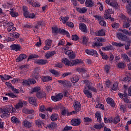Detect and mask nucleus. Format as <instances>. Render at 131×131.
I'll return each mask as SVG.
<instances>
[{"label": "nucleus", "instance_id": "0e129e2a", "mask_svg": "<svg viewBox=\"0 0 131 131\" xmlns=\"http://www.w3.org/2000/svg\"><path fill=\"white\" fill-rule=\"evenodd\" d=\"M58 31L60 34H66L67 31L64 29H61V28L58 29Z\"/></svg>", "mask_w": 131, "mask_h": 131}, {"label": "nucleus", "instance_id": "4d7b16f0", "mask_svg": "<svg viewBox=\"0 0 131 131\" xmlns=\"http://www.w3.org/2000/svg\"><path fill=\"white\" fill-rule=\"evenodd\" d=\"M52 29L53 33H54L55 34H56L59 32V29H58V28L56 27H52Z\"/></svg>", "mask_w": 131, "mask_h": 131}, {"label": "nucleus", "instance_id": "338daca9", "mask_svg": "<svg viewBox=\"0 0 131 131\" xmlns=\"http://www.w3.org/2000/svg\"><path fill=\"white\" fill-rule=\"evenodd\" d=\"M5 80H9L10 78H12V77L11 76H9V75H7L6 74H4V75Z\"/></svg>", "mask_w": 131, "mask_h": 131}, {"label": "nucleus", "instance_id": "a18cd8bd", "mask_svg": "<svg viewBox=\"0 0 131 131\" xmlns=\"http://www.w3.org/2000/svg\"><path fill=\"white\" fill-rule=\"evenodd\" d=\"M23 112L24 113H25V114H31L33 113V111L30 110H28V109H26L25 108L23 110Z\"/></svg>", "mask_w": 131, "mask_h": 131}, {"label": "nucleus", "instance_id": "58836bf2", "mask_svg": "<svg viewBox=\"0 0 131 131\" xmlns=\"http://www.w3.org/2000/svg\"><path fill=\"white\" fill-rule=\"evenodd\" d=\"M120 122V117L119 116H117L114 118V123L115 124H117L119 122Z\"/></svg>", "mask_w": 131, "mask_h": 131}, {"label": "nucleus", "instance_id": "473e14b6", "mask_svg": "<svg viewBox=\"0 0 131 131\" xmlns=\"http://www.w3.org/2000/svg\"><path fill=\"white\" fill-rule=\"evenodd\" d=\"M112 45L113 46L118 47V48H121V47H123V46H124V43H121L117 42H113Z\"/></svg>", "mask_w": 131, "mask_h": 131}, {"label": "nucleus", "instance_id": "4c0bfd02", "mask_svg": "<svg viewBox=\"0 0 131 131\" xmlns=\"http://www.w3.org/2000/svg\"><path fill=\"white\" fill-rule=\"evenodd\" d=\"M102 51H110L112 50V46H107L106 47H104L101 48Z\"/></svg>", "mask_w": 131, "mask_h": 131}, {"label": "nucleus", "instance_id": "69168bd1", "mask_svg": "<svg viewBox=\"0 0 131 131\" xmlns=\"http://www.w3.org/2000/svg\"><path fill=\"white\" fill-rule=\"evenodd\" d=\"M23 11L25 17H26V18H29L30 14L29 12H28V11L25 10V9H23Z\"/></svg>", "mask_w": 131, "mask_h": 131}, {"label": "nucleus", "instance_id": "412c9836", "mask_svg": "<svg viewBox=\"0 0 131 131\" xmlns=\"http://www.w3.org/2000/svg\"><path fill=\"white\" fill-rule=\"evenodd\" d=\"M106 101L107 103V104H109L111 107H115V102H114V100L113 99H106Z\"/></svg>", "mask_w": 131, "mask_h": 131}, {"label": "nucleus", "instance_id": "f704fd0d", "mask_svg": "<svg viewBox=\"0 0 131 131\" xmlns=\"http://www.w3.org/2000/svg\"><path fill=\"white\" fill-rule=\"evenodd\" d=\"M77 11L81 13V14H84V13H86L88 9L85 8H77Z\"/></svg>", "mask_w": 131, "mask_h": 131}, {"label": "nucleus", "instance_id": "de8ad7c7", "mask_svg": "<svg viewBox=\"0 0 131 131\" xmlns=\"http://www.w3.org/2000/svg\"><path fill=\"white\" fill-rule=\"evenodd\" d=\"M1 23L2 24H3L4 27H6V26H8L10 25V22L8 21V20H4L1 22Z\"/></svg>", "mask_w": 131, "mask_h": 131}, {"label": "nucleus", "instance_id": "5701e85b", "mask_svg": "<svg viewBox=\"0 0 131 131\" xmlns=\"http://www.w3.org/2000/svg\"><path fill=\"white\" fill-rule=\"evenodd\" d=\"M99 54H100V55H101V56L103 60H108V59H109V57L108 56V55H107L106 53H103L101 50H99Z\"/></svg>", "mask_w": 131, "mask_h": 131}, {"label": "nucleus", "instance_id": "13d9d810", "mask_svg": "<svg viewBox=\"0 0 131 131\" xmlns=\"http://www.w3.org/2000/svg\"><path fill=\"white\" fill-rule=\"evenodd\" d=\"M88 37L84 36L83 37L82 40V43L83 45H86L88 43Z\"/></svg>", "mask_w": 131, "mask_h": 131}, {"label": "nucleus", "instance_id": "3c124183", "mask_svg": "<svg viewBox=\"0 0 131 131\" xmlns=\"http://www.w3.org/2000/svg\"><path fill=\"white\" fill-rule=\"evenodd\" d=\"M68 110H66V108L63 107V108L62 109L61 112V115H63V116H65L66 114H67Z\"/></svg>", "mask_w": 131, "mask_h": 131}, {"label": "nucleus", "instance_id": "aec40b11", "mask_svg": "<svg viewBox=\"0 0 131 131\" xmlns=\"http://www.w3.org/2000/svg\"><path fill=\"white\" fill-rule=\"evenodd\" d=\"M11 122H12V123H15L16 124H19V123H21V121L18 119L17 117L13 116L11 117Z\"/></svg>", "mask_w": 131, "mask_h": 131}, {"label": "nucleus", "instance_id": "0eeeda50", "mask_svg": "<svg viewBox=\"0 0 131 131\" xmlns=\"http://www.w3.org/2000/svg\"><path fill=\"white\" fill-rule=\"evenodd\" d=\"M73 108L76 112H79L81 110V104L78 101H75L73 104Z\"/></svg>", "mask_w": 131, "mask_h": 131}, {"label": "nucleus", "instance_id": "423d86ee", "mask_svg": "<svg viewBox=\"0 0 131 131\" xmlns=\"http://www.w3.org/2000/svg\"><path fill=\"white\" fill-rule=\"evenodd\" d=\"M85 52L86 53V54H88V55L93 56V57H99V54H98V52H97V51L94 49H86L85 51Z\"/></svg>", "mask_w": 131, "mask_h": 131}, {"label": "nucleus", "instance_id": "7c9ffc66", "mask_svg": "<svg viewBox=\"0 0 131 131\" xmlns=\"http://www.w3.org/2000/svg\"><path fill=\"white\" fill-rule=\"evenodd\" d=\"M42 81L43 82H48V81H50V80H52V77L47 76H44L42 78Z\"/></svg>", "mask_w": 131, "mask_h": 131}, {"label": "nucleus", "instance_id": "39448f33", "mask_svg": "<svg viewBox=\"0 0 131 131\" xmlns=\"http://www.w3.org/2000/svg\"><path fill=\"white\" fill-rule=\"evenodd\" d=\"M81 123V119L80 118H74L71 120V124L73 126H78Z\"/></svg>", "mask_w": 131, "mask_h": 131}, {"label": "nucleus", "instance_id": "f3484780", "mask_svg": "<svg viewBox=\"0 0 131 131\" xmlns=\"http://www.w3.org/2000/svg\"><path fill=\"white\" fill-rule=\"evenodd\" d=\"M27 58V55L26 54H21L16 59V62H21V61H23L24 59H26Z\"/></svg>", "mask_w": 131, "mask_h": 131}, {"label": "nucleus", "instance_id": "680f3d73", "mask_svg": "<svg viewBox=\"0 0 131 131\" xmlns=\"http://www.w3.org/2000/svg\"><path fill=\"white\" fill-rule=\"evenodd\" d=\"M71 129H72V126H69L67 125L64 127L63 131H69L71 130Z\"/></svg>", "mask_w": 131, "mask_h": 131}, {"label": "nucleus", "instance_id": "052dcab7", "mask_svg": "<svg viewBox=\"0 0 131 131\" xmlns=\"http://www.w3.org/2000/svg\"><path fill=\"white\" fill-rule=\"evenodd\" d=\"M57 82L60 83V84H62L63 86H66V80H59L57 81Z\"/></svg>", "mask_w": 131, "mask_h": 131}, {"label": "nucleus", "instance_id": "cd10ccee", "mask_svg": "<svg viewBox=\"0 0 131 131\" xmlns=\"http://www.w3.org/2000/svg\"><path fill=\"white\" fill-rule=\"evenodd\" d=\"M95 34L97 36H103L105 35V31L103 30H100L95 32Z\"/></svg>", "mask_w": 131, "mask_h": 131}, {"label": "nucleus", "instance_id": "a211bd4d", "mask_svg": "<svg viewBox=\"0 0 131 131\" xmlns=\"http://www.w3.org/2000/svg\"><path fill=\"white\" fill-rule=\"evenodd\" d=\"M41 90V88L39 86H36L31 89L30 91L31 94H34V93H39L40 91Z\"/></svg>", "mask_w": 131, "mask_h": 131}, {"label": "nucleus", "instance_id": "4468645a", "mask_svg": "<svg viewBox=\"0 0 131 131\" xmlns=\"http://www.w3.org/2000/svg\"><path fill=\"white\" fill-rule=\"evenodd\" d=\"M28 3L30 5L32 6L33 8H38L40 7V4L38 2H35L33 1L29 0Z\"/></svg>", "mask_w": 131, "mask_h": 131}, {"label": "nucleus", "instance_id": "1a4fd4ad", "mask_svg": "<svg viewBox=\"0 0 131 131\" xmlns=\"http://www.w3.org/2000/svg\"><path fill=\"white\" fill-rule=\"evenodd\" d=\"M111 14H113V11H112V9H108L105 10V13L104 14V17L105 19L111 18Z\"/></svg>", "mask_w": 131, "mask_h": 131}, {"label": "nucleus", "instance_id": "2eb2a0df", "mask_svg": "<svg viewBox=\"0 0 131 131\" xmlns=\"http://www.w3.org/2000/svg\"><path fill=\"white\" fill-rule=\"evenodd\" d=\"M11 50L13 51H16V52H18L21 50V46L19 45L14 44L10 46Z\"/></svg>", "mask_w": 131, "mask_h": 131}, {"label": "nucleus", "instance_id": "5fc2aeb1", "mask_svg": "<svg viewBox=\"0 0 131 131\" xmlns=\"http://www.w3.org/2000/svg\"><path fill=\"white\" fill-rule=\"evenodd\" d=\"M95 107L96 108H100L102 110H105V108L104 107V105L102 104L101 103H98L96 104Z\"/></svg>", "mask_w": 131, "mask_h": 131}, {"label": "nucleus", "instance_id": "9b49d317", "mask_svg": "<svg viewBox=\"0 0 131 131\" xmlns=\"http://www.w3.org/2000/svg\"><path fill=\"white\" fill-rule=\"evenodd\" d=\"M48 60L38 59H37L35 63V64H37L38 65H46V64H48Z\"/></svg>", "mask_w": 131, "mask_h": 131}, {"label": "nucleus", "instance_id": "e2e57ef3", "mask_svg": "<svg viewBox=\"0 0 131 131\" xmlns=\"http://www.w3.org/2000/svg\"><path fill=\"white\" fill-rule=\"evenodd\" d=\"M104 70L106 73H109V71L110 70V66L105 65Z\"/></svg>", "mask_w": 131, "mask_h": 131}, {"label": "nucleus", "instance_id": "864d4df0", "mask_svg": "<svg viewBox=\"0 0 131 131\" xmlns=\"http://www.w3.org/2000/svg\"><path fill=\"white\" fill-rule=\"evenodd\" d=\"M10 15L11 16H12V17H17V16H18V13L15 12V11H13V9L11 10L10 11Z\"/></svg>", "mask_w": 131, "mask_h": 131}, {"label": "nucleus", "instance_id": "09e8293b", "mask_svg": "<svg viewBox=\"0 0 131 131\" xmlns=\"http://www.w3.org/2000/svg\"><path fill=\"white\" fill-rule=\"evenodd\" d=\"M120 18L122 19V20H124V21H127V22H130V20H129V18H126V16L124 15V14H121Z\"/></svg>", "mask_w": 131, "mask_h": 131}, {"label": "nucleus", "instance_id": "c03bdc74", "mask_svg": "<svg viewBox=\"0 0 131 131\" xmlns=\"http://www.w3.org/2000/svg\"><path fill=\"white\" fill-rule=\"evenodd\" d=\"M83 121L84 122H85V123H87V122H92V121H93V119L90 117H85L83 118Z\"/></svg>", "mask_w": 131, "mask_h": 131}, {"label": "nucleus", "instance_id": "393cba45", "mask_svg": "<svg viewBox=\"0 0 131 131\" xmlns=\"http://www.w3.org/2000/svg\"><path fill=\"white\" fill-rule=\"evenodd\" d=\"M56 52L55 51H51L48 52L46 54L45 57L47 58V59H49V58H51V57L54 56V55H55Z\"/></svg>", "mask_w": 131, "mask_h": 131}, {"label": "nucleus", "instance_id": "20e7f679", "mask_svg": "<svg viewBox=\"0 0 131 131\" xmlns=\"http://www.w3.org/2000/svg\"><path fill=\"white\" fill-rule=\"evenodd\" d=\"M118 96L120 99H127L128 98V96H131V86L128 89V94L125 92V91H124V94L119 93Z\"/></svg>", "mask_w": 131, "mask_h": 131}, {"label": "nucleus", "instance_id": "ddd939ff", "mask_svg": "<svg viewBox=\"0 0 131 131\" xmlns=\"http://www.w3.org/2000/svg\"><path fill=\"white\" fill-rule=\"evenodd\" d=\"M79 29H80L82 32L88 33V29H86V25H85V24L82 23L79 24Z\"/></svg>", "mask_w": 131, "mask_h": 131}, {"label": "nucleus", "instance_id": "6ab92c4d", "mask_svg": "<svg viewBox=\"0 0 131 131\" xmlns=\"http://www.w3.org/2000/svg\"><path fill=\"white\" fill-rule=\"evenodd\" d=\"M59 119V115L57 114H52L50 116V119L52 121H57Z\"/></svg>", "mask_w": 131, "mask_h": 131}, {"label": "nucleus", "instance_id": "2f4dec72", "mask_svg": "<svg viewBox=\"0 0 131 131\" xmlns=\"http://www.w3.org/2000/svg\"><path fill=\"white\" fill-rule=\"evenodd\" d=\"M29 102L30 104L34 105L35 107L37 106V103H36V100L34 99H29Z\"/></svg>", "mask_w": 131, "mask_h": 131}, {"label": "nucleus", "instance_id": "c85d7f7f", "mask_svg": "<svg viewBox=\"0 0 131 131\" xmlns=\"http://www.w3.org/2000/svg\"><path fill=\"white\" fill-rule=\"evenodd\" d=\"M63 97V94L60 93L56 94L55 96H52L51 99H62Z\"/></svg>", "mask_w": 131, "mask_h": 131}, {"label": "nucleus", "instance_id": "c9c22d12", "mask_svg": "<svg viewBox=\"0 0 131 131\" xmlns=\"http://www.w3.org/2000/svg\"><path fill=\"white\" fill-rule=\"evenodd\" d=\"M10 36H12V37H14L15 38H19L20 36V34L17 32H13L10 33Z\"/></svg>", "mask_w": 131, "mask_h": 131}, {"label": "nucleus", "instance_id": "603ef678", "mask_svg": "<svg viewBox=\"0 0 131 131\" xmlns=\"http://www.w3.org/2000/svg\"><path fill=\"white\" fill-rule=\"evenodd\" d=\"M66 25L68 26V27H70V28H73V27H74V24L71 21L67 22Z\"/></svg>", "mask_w": 131, "mask_h": 131}, {"label": "nucleus", "instance_id": "bf43d9fd", "mask_svg": "<svg viewBox=\"0 0 131 131\" xmlns=\"http://www.w3.org/2000/svg\"><path fill=\"white\" fill-rule=\"evenodd\" d=\"M112 27H113V28H119V24L117 23H113L112 24Z\"/></svg>", "mask_w": 131, "mask_h": 131}, {"label": "nucleus", "instance_id": "a878e982", "mask_svg": "<svg viewBox=\"0 0 131 131\" xmlns=\"http://www.w3.org/2000/svg\"><path fill=\"white\" fill-rule=\"evenodd\" d=\"M78 80H79V77L76 75H74L71 79V81L73 83H76V82H78Z\"/></svg>", "mask_w": 131, "mask_h": 131}, {"label": "nucleus", "instance_id": "f257e3e1", "mask_svg": "<svg viewBox=\"0 0 131 131\" xmlns=\"http://www.w3.org/2000/svg\"><path fill=\"white\" fill-rule=\"evenodd\" d=\"M23 107V102H18L15 105V107H13L12 104L7 105L6 107L2 110V112H4V114L1 116V117L3 118L4 116H6V114L8 115L9 113H16V109H19V108H22Z\"/></svg>", "mask_w": 131, "mask_h": 131}, {"label": "nucleus", "instance_id": "b1692460", "mask_svg": "<svg viewBox=\"0 0 131 131\" xmlns=\"http://www.w3.org/2000/svg\"><path fill=\"white\" fill-rule=\"evenodd\" d=\"M104 125L105 124H104V123L95 124L94 125V128H95L96 129H101V128H103V127H104Z\"/></svg>", "mask_w": 131, "mask_h": 131}, {"label": "nucleus", "instance_id": "37998d69", "mask_svg": "<svg viewBox=\"0 0 131 131\" xmlns=\"http://www.w3.org/2000/svg\"><path fill=\"white\" fill-rule=\"evenodd\" d=\"M112 90L113 91H117V90H118V83L115 82L113 84V86L112 87Z\"/></svg>", "mask_w": 131, "mask_h": 131}, {"label": "nucleus", "instance_id": "6e6d98bb", "mask_svg": "<svg viewBox=\"0 0 131 131\" xmlns=\"http://www.w3.org/2000/svg\"><path fill=\"white\" fill-rule=\"evenodd\" d=\"M49 128L53 129L56 127V123L52 122L50 124L48 125Z\"/></svg>", "mask_w": 131, "mask_h": 131}, {"label": "nucleus", "instance_id": "e433bc0d", "mask_svg": "<svg viewBox=\"0 0 131 131\" xmlns=\"http://www.w3.org/2000/svg\"><path fill=\"white\" fill-rule=\"evenodd\" d=\"M38 58H39V56L38 55L31 54L29 56L28 61H29L30 59H37Z\"/></svg>", "mask_w": 131, "mask_h": 131}, {"label": "nucleus", "instance_id": "7ed1b4c3", "mask_svg": "<svg viewBox=\"0 0 131 131\" xmlns=\"http://www.w3.org/2000/svg\"><path fill=\"white\" fill-rule=\"evenodd\" d=\"M61 62H62L66 66H70V67H72V66L80 64V63H81V59H75L70 61L67 58H63Z\"/></svg>", "mask_w": 131, "mask_h": 131}, {"label": "nucleus", "instance_id": "9d476101", "mask_svg": "<svg viewBox=\"0 0 131 131\" xmlns=\"http://www.w3.org/2000/svg\"><path fill=\"white\" fill-rule=\"evenodd\" d=\"M117 37L120 39V40H123V41H126L127 40V36L124 34H122L121 33H118L117 34Z\"/></svg>", "mask_w": 131, "mask_h": 131}, {"label": "nucleus", "instance_id": "8fccbe9b", "mask_svg": "<svg viewBox=\"0 0 131 131\" xmlns=\"http://www.w3.org/2000/svg\"><path fill=\"white\" fill-rule=\"evenodd\" d=\"M29 82L30 83V85H32V84H35V83H36V80H35L33 78H29Z\"/></svg>", "mask_w": 131, "mask_h": 131}, {"label": "nucleus", "instance_id": "bb28decb", "mask_svg": "<svg viewBox=\"0 0 131 131\" xmlns=\"http://www.w3.org/2000/svg\"><path fill=\"white\" fill-rule=\"evenodd\" d=\"M50 73H52V74H53L55 77H59V76H60V73L57 71L55 70H50Z\"/></svg>", "mask_w": 131, "mask_h": 131}, {"label": "nucleus", "instance_id": "79ce46f5", "mask_svg": "<svg viewBox=\"0 0 131 131\" xmlns=\"http://www.w3.org/2000/svg\"><path fill=\"white\" fill-rule=\"evenodd\" d=\"M123 81H124V82H125L126 83H127V84H128L129 82H130L131 81V78L130 77H125L123 79Z\"/></svg>", "mask_w": 131, "mask_h": 131}, {"label": "nucleus", "instance_id": "ea45409f", "mask_svg": "<svg viewBox=\"0 0 131 131\" xmlns=\"http://www.w3.org/2000/svg\"><path fill=\"white\" fill-rule=\"evenodd\" d=\"M23 85H27V86H30V83H29V78L27 80L23 79Z\"/></svg>", "mask_w": 131, "mask_h": 131}, {"label": "nucleus", "instance_id": "a19ab883", "mask_svg": "<svg viewBox=\"0 0 131 131\" xmlns=\"http://www.w3.org/2000/svg\"><path fill=\"white\" fill-rule=\"evenodd\" d=\"M42 121L40 120H38L36 121V124L39 128H41V127H42Z\"/></svg>", "mask_w": 131, "mask_h": 131}, {"label": "nucleus", "instance_id": "f03ea898", "mask_svg": "<svg viewBox=\"0 0 131 131\" xmlns=\"http://www.w3.org/2000/svg\"><path fill=\"white\" fill-rule=\"evenodd\" d=\"M83 82L86 84V86H84L83 93L87 97L91 99L92 98V93L90 92L89 90L94 92V93H98V90L92 86V83H90L89 80H85L83 81Z\"/></svg>", "mask_w": 131, "mask_h": 131}, {"label": "nucleus", "instance_id": "49530a36", "mask_svg": "<svg viewBox=\"0 0 131 131\" xmlns=\"http://www.w3.org/2000/svg\"><path fill=\"white\" fill-rule=\"evenodd\" d=\"M65 43H66V40L62 39L59 41L58 46L59 47L60 46H65Z\"/></svg>", "mask_w": 131, "mask_h": 131}, {"label": "nucleus", "instance_id": "4be33fe9", "mask_svg": "<svg viewBox=\"0 0 131 131\" xmlns=\"http://www.w3.org/2000/svg\"><path fill=\"white\" fill-rule=\"evenodd\" d=\"M121 57L124 60V61H126V62H130V58L128 57V56H127L126 54H122Z\"/></svg>", "mask_w": 131, "mask_h": 131}, {"label": "nucleus", "instance_id": "72a5a7b5", "mask_svg": "<svg viewBox=\"0 0 131 131\" xmlns=\"http://www.w3.org/2000/svg\"><path fill=\"white\" fill-rule=\"evenodd\" d=\"M24 125L25 127H30L31 126V123L26 119L24 121Z\"/></svg>", "mask_w": 131, "mask_h": 131}, {"label": "nucleus", "instance_id": "6e6552de", "mask_svg": "<svg viewBox=\"0 0 131 131\" xmlns=\"http://www.w3.org/2000/svg\"><path fill=\"white\" fill-rule=\"evenodd\" d=\"M16 31V28L14 27V24L12 22L9 23V25L8 26L7 31L13 33Z\"/></svg>", "mask_w": 131, "mask_h": 131}, {"label": "nucleus", "instance_id": "dca6fc26", "mask_svg": "<svg viewBox=\"0 0 131 131\" xmlns=\"http://www.w3.org/2000/svg\"><path fill=\"white\" fill-rule=\"evenodd\" d=\"M85 5L86 7L92 8L95 6V3L93 2V0H85Z\"/></svg>", "mask_w": 131, "mask_h": 131}, {"label": "nucleus", "instance_id": "f8f14e48", "mask_svg": "<svg viewBox=\"0 0 131 131\" xmlns=\"http://www.w3.org/2000/svg\"><path fill=\"white\" fill-rule=\"evenodd\" d=\"M36 96L38 99H42L43 98H46V97H47V94H46L43 91H40L36 93Z\"/></svg>", "mask_w": 131, "mask_h": 131}, {"label": "nucleus", "instance_id": "c756f323", "mask_svg": "<svg viewBox=\"0 0 131 131\" xmlns=\"http://www.w3.org/2000/svg\"><path fill=\"white\" fill-rule=\"evenodd\" d=\"M69 19V16H65L64 17L63 16H61L60 17V21L62 22L63 24H65L67 23V21H68V19Z\"/></svg>", "mask_w": 131, "mask_h": 131}, {"label": "nucleus", "instance_id": "774afa93", "mask_svg": "<svg viewBox=\"0 0 131 131\" xmlns=\"http://www.w3.org/2000/svg\"><path fill=\"white\" fill-rule=\"evenodd\" d=\"M118 67L120 69L124 68V63H123V62H119L118 63Z\"/></svg>", "mask_w": 131, "mask_h": 131}]
</instances>
